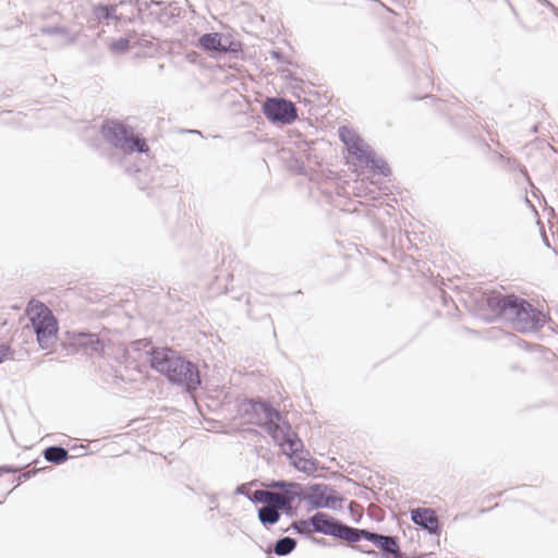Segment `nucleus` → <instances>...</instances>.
<instances>
[{
	"label": "nucleus",
	"mask_w": 558,
	"mask_h": 558,
	"mask_svg": "<svg viewBox=\"0 0 558 558\" xmlns=\"http://www.w3.org/2000/svg\"><path fill=\"white\" fill-rule=\"evenodd\" d=\"M303 500L310 504V509L335 508L336 502H342L343 499L337 495L336 489L327 484L316 483L304 486Z\"/></svg>",
	"instance_id": "nucleus-10"
},
{
	"label": "nucleus",
	"mask_w": 558,
	"mask_h": 558,
	"mask_svg": "<svg viewBox=\"0 0 558 558\" xmlns=\"http://www.w3.org/2000/svg\"><path fill=\"white\" fill-rule=\"evenodd\" d=\"M303 490L304 485L300 486H290L289 490H286L280 495L278 510L279 512H284L288 517H293L295 514V509L293 508V501L295 499L303 500Z\"/></svg>",
	"instance_id": "nucleus-15"
},
{
	"label": "nucleus",
	"mask_w": 558,
	"mask_h": 558,
	"mask_svg": "<svg viewBox=\"0 0 558 558\" xmlns=\"http://www.w3.org/2000/svg\"><path fill=\"white\" fill-rule=\"evenodd\" d=\"M366 163L369 165L374 171H376L377 173H379L384 177H388L391 173L390 168H389L388 163L386 162V160L377 157L375 151H373V157L368 158Z\"/></svg>",
	"instance_id": "nucleus-23"
},
{
	"label": "nucleus",
	"mask_w": 558,
	"mask_h": 558,
	"mask_svg": "<svg viewBox=\"0 0 558 558\" xmlns=\"http://www.w3.org/2000/svg\"><path fill=\"white\" fill-rule=\"evenodd\" d=\"M13 351L8 344L0 345V363L5 360H13Z\"/></svg>",
	"instance_id": "nucleus-31"
},
{
	"label": "nucleus",
	"mask_w": 558,
	"mask_h": 558,
	"mask_svg": "<svg viewBox=\"0 0 558 558\" xmlns=\"http://www.w3.org/2000/svg\"><path fill=\"white\" fill-rule=\"evenodd\" d=\"M100 133L108 144L126 154L147 153L149 147L145 138L135 135L129 126L120 121L105 120Z\"/></svg>",
	"instance_id": "nucleus-2"
},
{
	"label": "nucleus",
	"mask_w": 558,
	"mask_h": 558,
	"mask_svg": "<svg viewBox=\"0 0 558 558\" xmlns=\"http://www.w3.org/2000/svg\"><path fill=\"white\" fill-rule=\"evenodd\" d=\"M262 111L272 124L290 125L298 119L296 106L291 100L281 97L266 98Z\"/></svg>",
	"instance_id": "nucleus-8"
},
{
	"label": "nucleus",
	"mask_w": 558,
	"mask_h": 558,
	"mask_svg": "<svg viewBox=\"0 0 558 558\" xmlns=\"http://www.w3.org/2000/svg\"><path fill=\"white\" fill-rule=\"evenodd\" d=\"M243 413L250 423L263 427L270 435L283 420L279 410L262 398L251 399L243 407Z\"/></svg>",
	"instance_id": "nucleus-4"
},
{
	"label": "nucleus",
	"mask_w": 558,
	"mask_h": 558,
	"mask_svg": "<svg viewBox=\"0 0 558 558\" xmlns=\"http://www.w3.org/2000/svg\"><path fill=\"white\" fill-rule=\"evenodd\" d=\"M75 341L78 345L84 347L92 354H101L104 351V344L96 333L78 332L75 336Z\"/></svg>",
	"instance_id": "nucleus-17"
},
{
	"label": "nucleus",
	"mask_w": 558,
	"mask_h": 558,
	"mask_svg": "<svg viewBox=\"0 0 558 558\" xmlns=\"http://www.w3.org/2000/svg\"><path fill=\"white\" fill-rule=\"evenodd\" d=\"M549 317L530 303V308L523 306V312L517 317L512 327L519 332H535L541 330Z\"/></svg>",
	"instance_id": "nucleus-11"
},
{
	"label": "nucleus",
	"mask_w": 558,
	"mask_h": 558,
	"mask_svg": "<svg viewBox=\"0 0 558 558\" xmlns=\"http://www.w3.org/2000/svg\"><path fill=\"white\" fill-rule=\"evenodd\" d=\"M110 51L116 54H122L130 49V40L128 38H119L110 44Z\"/></svg>",
	"instance_id": "nucleus-27"
},
{
	"label": "nucleus",
	"mask_w": 558,
	"mask_h": 558,
	"mask_svg": "<svg viewBox=\"0 0 558 558\" xmlns=\"http://www.w3.org/2000/svg\"><path fill=\"white\" fill-rule=\"evenodd\" d=\"M236 495H250V493L246 490V485L242 484L236 486L235 492Z\"/></svg>",
	"instance_id": "nucleus-35"
},
{
	"label": "nucleus",
	"mask_w": 558,
	"mask_h": 558,
	"mask_svg": "<svg viewBox=\"0 0 558 558\" xmlns=\"http://www.w3.org/2000/svg\"><path fill=\"white\" fill-rule=\"evenodd\" d=\"M43 456L47 462L52 464H62L69 459V451L62 446H49L47 447Z\"/></svg>",
	"instance_id": "nucleus-18"
},
{
	"label": "nucleus",
	"mask_w": 558,
	"mask_h": 558,
	"mask_svg": "<svg viewBox=\"0 0 558 558\" xmlns=\"http://www.w3.org/2000/svg\"><path fill=\"white\" fill-rule=\"evenodd\" d=\"M546 7L549 8L553 11V13L558 17V8L557 7H555L553 3H551V5H546Z\"/></svg>",
	"instance_id": "nucleus-41"
},
{
	"label": "nucleus",
	"mask_w": 558,
	"mask_h": 558,
	"mask_svg": "<svg viewBox=\"0 0 558 558\" xmlns=\"http://www.w3.org/2000/svg\"><path fill=\"white\" fill-rule=\"evenodd\" d=\"M271 57L276 60H279V61H282L283 60V54L281 51H278V50H272L270 52Z\"/></svg>",
	"instance_id": "nucleus-36"
},
{
	"label": "nucleus",
	"mask_w": 558,
	"mask_h": 558,
	"mask_svg": "<svg viewBox=\"0 0 558 558\" xmlns=\"http://www.w3.org/2000/svg\"><path fill=\"white\" fill-rule=\"evenodd\" d=\"M546 7L549 8L553 11V13L558 17V8L557 7H555L553 3H551V5H546Z\"/></svg>",
	"instance_id": "nucleus-39"
},
{
	"label": "nucleus",
	"mask_w": 558,
	"mask_h": 558,
	"mask_svg": "<svg viewBox=\"0 0 558 558\" xmlns=\"http://www.w3.org/2000/svg\"><path fill=\"white\" fill-rule=\"evenodd\" d=\"M259 522L265 526L269 527L279 522L281 514L277 508L274 507H260L257 511Z\"/></svg>",
	"instance_id": "nucleus-19"
},
{
	"label": "nucleus",
	"mask_w": 558,
	"mask_h": 558,
	"mask_svg": "<svg viewBox=\"0 0 558 558\" xmlns=\"http://www.w3.org/2000/svg\"><path fill=\"white\" fill-rule=\"evenodd\" d=\"M268 490L265 489H256L252 494L246 495L247 499L253 504H263L267 498Z\"/></svg>",
	"instance_id": "nucleus-28"
},
{
	"label": "nucleus",
	"mask_w": 558,
	"mask_h": 558,
	"mask_svg": "<svg viewBox=\"0 0 558 558\" xmlns=\"http://www.w3.org/2000/svg\"><path fill=\"white\" fill-rule=\"evenodd\" d=\"M246 303H247V305H248V308H247V314H248V316H250V317H252V318H257V317H256V316H254V314H253V308H252V306H251V300H250V299H247V300H246Z\"/></svg>",
	"instance_id": "nucleus-38"
},
{
	"label": "nucleus",
	"mask_w": 558,
	"mask_h": 558,
	"mask_svg": "<svg viewBox=\"0 0 558 558\" xmlns=\"http://www.w3.org/2000/svg\"><path fill=\"white\" fill-rule=\"evenodd\" d=\"M37 473H38V469H33L31 471H26V472L20 474L17 477V485H20L24 481H27L31 477L35 476Z\"/></svg>",
	"instance_id": "nucleus-33"
},
{
	"label": "nucleus",
	"mask_w": 558,
	"mask_h": 558,
	"mask_svg": "<svg viewBox=\"0 0 558 558\" xmlns=\"http://www.w3.org/2000/svg\"><path fill=\"white\" fill-rule=\"evenodd\" d=\"M280 495L276 493L268 492L267 498L262 507H274L278 508L279 506Z\"/></svg>",
	"instance_id": "nucleus-30"
},
{
	"label": "nucleus",
	"mask_w": 558,
	"mask_h": 558,
	"mask_svg": "<svg viewBox=\"0 0 558 558\" xmlns=\"http://www.w3.org/2000/svg\"><path fill=\"white\" fill-rule=\"evenodd\" d=\"M311 517L306 520H299L291 524V529L294 530L300 535L308 536L313 533Z\"/></svg>",
	"instance_id": "nucleus-26"
},
{
	"label": "nucleus",
	"mask_w": 558,
	"mask_h": 558,
	"mask_svg": "<svg viewBox=\"0 0 558 558\" xmlns=\"http://www.w3.org/2000/svg\"><path fill=\"white\" fill-rule=\"evenodd\" d=\"M209 500H210V504H216L217 502V497L215 495H210L209 496Z\"/></svg>",
	"instance_id": "nucleus-43"
},
{
	"label": "nucleus",
	"mask_w": 558,
	"mask_h": 558,
	"mask_svg": "<svg viewBox=\"0 0 558 558\" xmlns=\"http://www.w3.org/2000/svg\"><path fill=\"white\" fill-rule=\"evenodd\" d=\"M348 151L359 161L366 162L368 158L373 157L374 149L361 138V143H352V146L348 148Z\"/></svg>",
	"instance_id": "nucleus-21"
},
{
	"label": "nucleus",
	"mask_w": 558,
	"mask_h": 558,
	"mask_svg": "<svg viewBox=\"0 0 558 558\" xmlns=\"http://www.w3.org/2000/svg\"><path fill=\"white\" fill-rule=\"evenodd\" d=\"M543 5H551V2L549 0H537Z\"/></svg>",
	"instance_id": "nucleus-42"
},
{
	"label": "nucleus",
	"mask_w": 558,
	"mask_h": 558,
	"mask_svg": "<svg viewBox=\"0 0 558 558\" xmlns=\"http://www.w3.org/2000/svg\"><path fill=\"white\" fill-rule=\"evenodd\" d=\"M196 46L206 52L210 58H221L226 54L238 57L242 51V45L232 38L231 35L218 32L205 33L197 39Z\"/></svg>",
	"instance_id": "nucleus-6"
},
{
	"label": "nucleus",
	"mask_w": 558,
	"mask_h": 558,
	"mask_svg": "<svg viewBox=\"0 0 558 558\" xmlns=\"http://www.w3.org/2000/svg\"><path fill=\"white\" fill-rule=\"evenodd\" d=\"M269 436L278 446L289 447L290 452L284 451V453L288 454L289 457H292L293 454L303 451V441L298 437V435L294 432H292L290 423L284 418L277 426L275 432H272V434H270Z\"/></svg>",
	"instance_id": "nucleus-12"
},
{
	"label": "nucleus",
	"mask_w": 558,
	"mask_h": 558,
	"mask_svg": "<svg viewBox=\"0 0 558 558\" xmlns=\"http://www.w3.org/2000/svg\"><path fill=\"white\" fill-rule=\"evenodd\" d=\"M301 484L298 483H290L283 480L279 481H271V483L268 485V488H276L281 490V494H283L286 490L290 489V486H300Z\"/></svg>",
	"instance_id": "nucleus-29"
},
{
	"label": "nucleus",
	"mask_w": 558,
	"mask_h": 558,
	"mask_svg": "<svg viewBox=\"0 0 558 558\" xmlns=\"http://www.w3.org/2000/svg\"><path fill=\"white\" fill-rule=\"evenodd\" d=\"M41 33L48 36H57L62 39V45H71L74 43L75 37L71 35L68 28L62 26H48L41 28Z\"/></svg>",
	"instance_id": "nucleus-22"
},
{
	"label": "nucleus",
	"mask_w": 558,
	"mask_h": 558,
	"mask_svg": "<svg viewBox=\"0 0 558 558\" xmlns=\"http://www.w3.org/2000/svg\"><path fill=\"white\" fill-rule=\"evenodd\" d=\"M340 141L350 148L353 144L361 143V137L351 131L348 126H340L338 130Z\"/></svg>",
	"instance_id": "nucleus-24"
},
{
	"label": "nucleus",
	"mask_w": 558,
	"mask_h": 558,
	"mask_svg": "<svg viewBox=\"0 0 558 558\" xmlns=\"http://www.w3.org/2000/svg\"><path fill=\"white\" fill-rule=\"evenodd\" d=\"M487 306L494 314L512 326L520 313L523 312V306L530 308V302L513 293L495 292L488 295Z\"/></svg>",
	"instance_id": "nucleus-7"
},
{
	"label": "nucleus",
	"mask_w": 558,
	"mask_h": 558,
	"mask_svg": "<svg viewBox=\"0 0 558 558\" xmlns=\"http://www.w3.org/2000/svg\"><path fill=\"white\" fill-rule=\"evenodd\" d=\"M148 341L146 339H143V340H138L134 343V345L136 347V349H140L141 345H143L144 348H146L148 345Z\"/></svg>",
	"instance_id": "nucleus-37"
},
{
	"label": "nucleus",
	"mask_w": 558,
	"mask_h": 558,
	"mask_svg": "<svg viewBox=\"0 0 558 558\" xmlns=\"http://www.w3.org/2000/svg\"><path fill=\"white\" fill-rule=\"evenodd\" d=\"M293 466L305 473H311L315 471V461L313 459H305V458H296L292 461Z\"/></svg>",
	"instance_id": "nucleus-25"
},
{
	"label": "nucleus",
	"mask_w": 558,
	"mask_h": 558,
	"mask_svg": "<svg viewBox=\"0 0 558 558\" xmlns=\"http://www.w3.org/2000/svg\"><path fill=\"white\" fill-rule=\"evenodd\" d=\"M543 241H544L546 246L550 247L548 239H547V236L545 234H543Z\"/></svg>",
	"instance_id": "nucleus-44"
},
{
	"label": "nucleus",
	"mask_w": 558,
	"mask_h": 558,
	"mask_svg": "<svg viewBox=\"0 0 558 558\" xmlns=\"http://www.w3.org/2000/svg\"><path fill=\"white\" fill-rule=\"evenodd\" d=\"M132 0H121L119 3L113 4H104L98 3L93 5L92 15L94 21L100 24L110 25L111 21H116L117 23L123 22L125 19L122 14L117 12L119 5L132 4Z\"/></svg>",
	"instance_id": "nucleus-14"
},
{
	"label": "nucleus",
	"mask_w": 558,
	"mask_h": 558,
	"mask_svg": "<svg viewBox=\"0 0 558 558\" xmlns=\"http://www.w3.org/2000/svg\"><path fill=\"white\" fill-rule=\"evenodd\" d=\"M313 533L332 536L337 539L352 544L357 527L350 526L329 513L317 511L311 515Z\"/></svg>",
	"instance_id": "nucleus-5"
},
{
	"label": "nucleus",
	"mask_w": 558,
	"mask_h": 558,
	"mask_svg": "<svg viewBox=\"0 0 558 558\" xmlns=\"http://www.w3.org/2000/svg\"><path fill=\"white\" fill-rule=\"evenodd\" d=\"M147 354L150 368L165 376L170 385L180 387L187 393L199 388L202 380L197 365L180 352L168 347H150Z\"/></svg>",
	"instance_id": "nucleus-1"
},
{
	"label": "nucleus",
	"mask_w": 558,
	"mask_h": 558,
	"mask_svg": "<svg viewBox=\"0 0 558 558\" xmlns=\"http://www.w3.org/2000/svg\"><path fill=\"white\" fill-rule=\"evenodd\" d=\"M366 539L373 543L378 549V557L380 558H402L399 539L397 536L384 535L367 529H359L355 532L354 541L352 544Z\"/></svg>",
	"instance_id": "nucleus-9"
},
{
	"label": "nucleus",
	"mask_w": 558,
	"mask_h": 558,
	"mask_svg": "<svg viewBox=\"0 0 558 558\" xmlns=\"http://www.w3.org/2000/svg\"><path fill=\"white\" fill-rule=\"evenodd\" d=\"M20 470L17 466L13 465H2L0 466V474L2 473H16Z\"/></svg>",
	"instance_id": "nucleus-34"
},
{
	"label": "nucleus",
	"mask_w": 558,
	"mask_h": 558,
	"mask_svg": "<svg viewBox=\"0 0 558 558\" xmlns=\"http://www.w3.org/2000/svg\"><path fill=\"white\" fill-rule=\"evenodd\" d=\"M316 542L318 544H323L324 545L326 543V539L325 538H319V539H316Z\"/></svg>",
	"instance_id": "nucleus-45"
},
{
	"label": "nucleus",
	"mask_w": 558,
	"mask_h": 558,
	"mask_svg": "<svg viewBox=\"0 0 558 558\" xmlns=\"http://www.w3.org/2000/svg\"><path fill=\"white\" fill-rule=\"evenodd\" d=\"M546 7L549 8L553 11V13L558 17V8L557 7H555L553 3H551V5H546Z\"/></svg>",
	"instance_id": "nucleus-40"
},
{
	"label": "nucleus",
	"mask_w": 558,
	"mask_h": 558,
	"mask_svg": "<svg viewBox=\"0 0 558 558\" xmlns=\"http://www.w3.org/2000/svg\"><path fill=\"white\" fill-rule=\"evenodd\" d=\"M352 548L359 553H362V554H365V555H368V556H372L375 558L378 557V553L373 548L365 547L362 545H356V543L352 544Z\"/></svg>",
	"instance_id": "nucleus-32"
},
{
	"label": "nucleus",
	"mask_w": 558,
	"mask_h": 558,
	"mask_svg": "<svg viewBox=\"0 0 558 558\" xmlns=\"http://www.w3.org/2000/svg\"><path fill=\"white\" fill-rule=\"evenodd\" d=\"M29 322L38 345L44 350L49 349L57 340L59 329L58 320L52 311L44 303H39L29 315Z\"/></svg>",
	"instance_id": "nucleus-3"
},
{
	"label": "nucleus",
	"mask_w": 558,
	"mask_h": 558,
	"mask_svg": "<svg viewBox=\"0 0 558 558\" xmlns=\"http://www.w3.org/2000/svg\"><path fill=\"white\" fill-rule=\"evenodd\" d=\"M411 521L430 535H440L439 519L432 508H414L410 510Z\"/></svg>",
	"instance_id": "nucleus-13"
},
{
	"label": "nucleus",
	"mask_w": 558,
	"mask_h": 558,
	"mask_svg": "<svg viewBox=\"0 0 558 558\" xmlns=\"http://www.w3.org/2000/svg\"><path fill=\"white\" fill-rule=\"evenodd\" d=\"M143 5H144L145 10L149 9L150 5L160 7V12L158 14V21L160 23H168L171 20L179 17L180 13H181V10H180L178 3H175V2H170V3L166 4L163 1L150 0V1H145L143 3Z\"/></svg>",
	"instance_id": "nucleus-16"
},
{
	"label": "nucleus",
	"mask_w": 558,
	"mask_h": 558,
	"mask_svg": "<svg viewBox=\"0 0 558 558\" xmlns=\"http://www.w3.org/2000/svg\"><path fill=\"white\" fill-rule=\"evenodd\" d=\"M296 539L290 536H283L276 541L272 551L280 557L291 554L296 547Z\"/></svg>",
	"instance_id": "nucleus-20"
}]
</instances>
